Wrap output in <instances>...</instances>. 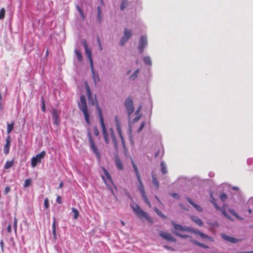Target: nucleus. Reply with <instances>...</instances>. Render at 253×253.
<instances>
[{
    "mask_svg": "<svg viewBox=\"0 0 253 253\" xmlns=\"http://www.w3.org/2000/svg\"><path fill=\"white\" fill-rule=\"evenodd\" d=\"M85 89H86V94H87V96L88 101L89 102V103L91 104H92V105H95L96 106V110H97L98 117H99L100 123L101 126L102 135H103V138H104V139L105 142L107 144H108L110 142V139L109 138L108 134L107 133L106 126H105V125L104 123L101 109L99 106V105H98V102H97L96 99L95 98V99H93L91 90L90 89V87H89L88 84L86 82L85 83Z\"/></svg>",
    "mask_w": 253,
    "mask_h": 253,
    "instance_id": "1",
    "label": "nucleus"
},
{
    "mask_svg": "<svg viewBox=\"0 0 253 253\" xmlns=\"http://www.w3.org/2000/svg\"><path fill=\"white\" fill-rule=\"evenodd\" d=\"M82 43L84 48L85 53L86 55V57L89 61L90 67L91 70L93 81L95 84H96L100 81V78L98 73L94 70L93 68V61L92 58L91 50L90 48H88L86 42L85 40H83L82 41Z\"/></svg>",
    "mask_w": 253,
    "mask_h": 253,
    "instance_id": "2",
    "label": "nucleus"
},
{
    "mask_svg": "<svg viewBox=\"0 0 253 253\" xmlns=\"http://www.w3.org/2000/svg\"><path fill=\"white\" fill-rule=\"evenodd\" d=\"M78 105L80 111L83 113L84 115L86 123L88 125H89V114L88 112L85 98L84 95L81 96L80 100L78 103Z\"/></svg>",
    "mask_w": 253,
    "mask_h": 253,
    "instance_id": "3",
    "label": "nucleus"
},
{
    "mask_svg": "<svg viewBox=\"0 0 253 253\" xmlns=\"http://www.w3.org/2000/svg\"><path fill=\"white\" fill-rule=\"evenodd\" d=\"M133 211L135 214L141 220L145 219L150 222H152L151 218L149 217L148 214L146 212L141 209L140 207L135 204L130 205Z\"/></svg>",
    "mask_w": 253,
    "mask_h": 253,
    "instance_id": "4",
    "label": "nucleus"
},
{
    "mask_svg": "<svg viewBox=\"0 0 253 253\" xmlns=\"http://www.w3.org/2000/svg\"><path fill=\"white\" fill-rule=\"evenodd\" d=\"M102 169L103 172V174L102 175V178L108 188L111 191L112 194L114 195L113 187H114L115 186L113 182L110 173L104 168H102Z\"/></svg>",
    "mask_w": 253,
    "mask_h": 253,
    "instance_id": "5",
    "label": "nucleus"
},
{
    "mask_svg": "<svg viewBox=\"0 0 253 253\" xmlns=\"http://www.w3.org/2000/svg\"><path fill=\"white\" fill-rule=\"evenodd\" d=\"M213 193L211 192L210 193V196L211 199V202L215 208L218 211H220V212L222 213L223 215H224L227 218L229 219V220H232V219L231 218V217L228 215L226 211V208L227 207L226 205H223L222 207H219L217 204H216L215 202V200L212 197Z\"/></svg>",
    "mask_w": 253,
    "mask_h": 253,
    "instance_id": "6",
    "label": "nucleus"
},
{
    "mask_svg": "<svg viewBox=\"0 0 253 253\" xmlns=\"http://www.w3.org/2000/svg\"><path fill=\"white\" fill-rule=\"evenodd\" d=\"M171 223L174 229L173 233L175 235H176V233H179L180 232H191L192 228L190 227L182 226L181 225L178 224L176 223L174 221H171Z\"/></svg>",
    "mask_w": 253,
    "mask_h": 253,
    "instance_id": "7",
    "label": "nucleus"
},
{
    "mask_svg": "<svg viewBox=\"0 0 253 253\" xmlns=\"http://www.w3.org/2000/svg\"><path fill=\"white\" fill-rule=\"evenodd\" d=\"M138 184L137 185V188L138 190H139L140 192L141 193V196L145 202V203L148 205V206L149 207H151V205L150 202L149 201L147 196L145 194L144 187L142 183V181L141 180V177L137 178Z\"/></svg>",
    "mask_w": 253,
    "mask_h": 253,
    "instance_id": "8",
    "label": "nucleus"
},
{
    "mask_svg": "<svg viewBox=\"0 0 253 253\" xmlns=\"http://www.w3.org/2000/svg\"><path fill=\"white\" fill-rule=\"evenodd\" d=\"M87 136L89 139V143L90 145V148L92 152L95 154L96 157L99 159L100 158V153L99 150L97 149V146L95 145V142H94L92 137L91 136V133L89 130L87 132Z\"/></svg>",
    "mask_w": 253,
    "mask_h": 253,
    "instance_id": "9",
    "label": "nucleus"
},
{
    "mask_svg": "<svg viewBox=\"0 0 253 253\" xmlns=\"http://www.w3.org/2000/svg\"><path fill=\"white\" fill-rule=\"evenodd\" d=\"M46 153L43 151L40 153L33 157L31 159V166L32 168H35L38 164L42 162V160L45 157Z\"/></svg>",
    "mask_w": 253,
    "mask_h": 253,
    "instance_id": "10",
    "label": "nucleus"
},
{
    "mask_svg": "<svg viewBox=\"0 0 253 253\" xmlns=\"http://www.w3.org/2000/svg\"><path fill=\"white\" fill-rule=\"evenodd\" d=\"M132 35V33L131 30L127 29H125L123 36L122 37L120 41V44L121 46L124 45L130 39Z\"/></svg>",
    "mask_w": 253,
    "mask_h": 253,
    "instance_id": "11",
    "label": "nucleus"
},
{
    "mask_svg": "<svg viewBox=\"0 0 253 253\" xmlns=\"http://www.w3.org/2000/svg\"><path fill=\"white\" fill-rule=\"evenodd\" d=\"M125 106L128 116L129 117L134 112L133 101L130 97L126 98L125 102Z\"/></svg>",
    "mask_w": 253,
    "mask_h": 253,
    "instance_id": "12",
    "label": "nucleus"
},
{
    "mask_svg": "<svg viewBox=\"0 0 253 253\" xmlns=\"http://www.w3.org/2000/svg\"><path fill=\"white\" fill-rule=\"evenodd\" d=\"M148 45L147 37L146 35H143L140 37L139 41L138 50L139 53H141L144 49L147 47Z\"/></svg>",
    "mask_w": 253,
    "mask_h": 253,
    "instance_id": "13",
    "label": "nucleus"
},
{
    "mask_svg": "<svg viewBox=\"0 0 253 253\" xmlns=\"http://www.w3.org/2000/svg\"><path fill=\"white\" fill-rule=\"evenodd\" d=\"M115 126L116 127L117 131L118 133L120 138L121 139L122 143L123 144V146H125V140L123 136L122 130H121V123L120 121V119L118 116H116L115 117Z\"/></svg>",
    "mask_w": 253,
    "mask_h": 253,
    "instance_id": "14",
    "label": "nucleus"
},
{
    "mask_svg": "<svg viewBox=\"0 0 253 253\" xmlns=\"http://www.w3.org/2000/svg\"><path fill=\"white\" fill-rule=\"evenodd\" d=\"M221 236L223 238V239L224 240H225V241H226L228 242L235 243V244L241 242L243 240V239L235 238L233 237L226 235L225 234H221Z\"/></svg>",
    "mask_w": 253,
    "mask_h": 253,
    "instance_id": "15",
    "label": "nucleus"
},
{
    "mask_svg": "<svg viewBox=\"0 0 253 253\" xmlns=\"http://www.w3.org/2000/svg\"><path fill=\"white\" fill-rule=\"evenodd\" d=\"M159 235L164 239L167 241H170L172 242H176L175 239H174L170 234L165 232L164 231H161L159 233Z\"/></svg>",
    "mask_w": 253,
    "mask_h": 253,
    "instance_id": "16",
    "label": "nucleus"
},
{
    "mask_svg": "<svg viewBox=\"0 0 253 253\" xmlns=\"http://www.w3.org/2000/svg\"><path fill=\"white\" fill-rule=\"evenodd\" d=\"M51 115L52 119L53 120V123L55 125H58L60 122V119L59 117V114L57 110L53 109L51 112Z\"/></svg>",
    "mask_w": 253,
    "mask_h": 253,
    "instance_id": "17",
    "label": "nucleus"
},
{
    "mask_svg": "<svg viewBox=\"0 0 253 253\" xmlns=\"http://www.w3.org/2000/svg\"><path fill=\"white\" fill-rule=\"evenodd\" d=\"M10 142H11L10 136L9 135H8L6 139V143L4 146L3 151H4V153L5 155L8 154L9 153V148H10Z\"/></svg>",
    "mask_w": 253,
    "mask_h": 253,
    "instance_id": "18",
    "label": "nucleus"
},
{
    "mask_svg": "<svg viewBox=\"0 0 253 253\" xmlns=\"http://www.w3.org/2000/svg\"><path fill=\"white\" fill-rule=\"evenodd\" d=\"M136 117L132 120V121L129 123V130L130 133H131L133 127V125L137 122L141 117L142 115H135Z\"/></svg>",
    "mask_w": 253,
    "mask_h": 253,
    "instance_id": "19",
    "label": "nucleus"
},
{
    "mask_svg": "<svg viewBox=\"0 0 253 253\" xmlns=\"http://www.w3.org/2000/svg\"><path fill=\"white\" fill-rule=\"evenodd\" d=\"M109 132L113 143L114 146L115 148V149H116L117 148V142L115 136V134L112 128H110L109 129Z\"/></svg>",
    "mask_w": 253,
    "mask_h": 253,
    "instance_id": "20",
    "label": "nucleus"
},
{
    "mask_svg": "<svg viewBox=\"0 0 253 253\" xmlns=\"http://www.w3.org/2000/svg\"><path fill=\"white\" fill-rule=\"evenodd\" d=\"M187 201L191 205L193 206V207L198 211L199 212H201L202 211V208L197 205L196 203H195L194 202H193V201L190 199L189 198H188L187 199Z\"/></svg>",
    "mask_w": 253,
    "mask_h": 253,
    "instance_id": "21",
    "label": "nucleus"
},
{
    "mask_svg": "<svg viewBox=\"0 0 253 253\" xmlns=\"http://www.w3.org/2000/svg\"><path fill=\"white\" fill-rule=\"evenodd\" d=\"M191 233H195V234H198L199 235L201 238H208V236L203 233H202V232L197 230V229H194V228H192V231H191Z\"/></svg>",
    "mask_w": 253,
    "mask_h": 253,
    "instance_id": "22",
    "label": "nucleus"
},
{
    "mask_svg": "<svg viewBox=\"0 0 253 253\" xmlns=\"http://www.w3.org/2000/svg\"><path fill=\"white\" fill-rule=\"evenodd\" d=\"M140 72V69H136L129 77V79L130 81L135 80L138 77V75Z\"/></svg>",
    "mask_w": 253,
    "mask_h": 253,
    "instance_id": "23",
    "label": "nucleus"
},
{
    "mask_svg": "<svg viewBox=\"0 0 253 253\" xmlns=\"http://www.w3.org/2000/svg\"><path fill=\"white\" fill-rule=\"evenodd\" d=\"M131 163H132V167H133L134 171L135 173L137 178L141 177L138 169L137 168V167L136 166V165H135V164L134 163V162L132 160H131Z\"/></svg>",
    "mask_w": 253,
    "mask_h": 253,
    "instance_id": "24",
    "label": "nucleus"
},
{
    "mask_svg": "<svg viewBox=\"0 0 253 253\" xmlns=\"http://www.w3.org/2000/svg\"><path fill=\"white\" fill-rule=\"evenodd\" d=\"M191 219H192V220L196 223L197 224V225H198L199 226H201L203 225V222L202 221V220L199 218L198 217H196V216H192L191 217Z\"/></svg>",
    "mask_w": 253,
    "mask_h": 253,
    "instance_id": "25",
    "label": "nucleus"
},
{
    "mask_svg": "<svg viewBox=\"0 0 253 253\" xmlns=\"http://www.w3.org/2000/svg\"><path fill=\"white\" fill-rule=\"evenodd\" d=\"M143 60L146 65H148L150 66H152V60L150 56H146L144 57L143 58Z\"/></svg>",
    "mask_w": 253,
    "mask_h": 253,
    "instance_id": "26",
    "label": "nucleus"
},
{
    "mask_svg": "<svg viewBox=\"0 0 253 253\" xmlns=\"http://www.w3.org/2000/svg\"><path fill=\"white\" fill-rule=\"evenodd\" d=\"M191 242L192 243H193V244H195V245H197V246H199L200 247H202V248H205V249H208L209 248V247L208 246L205 245H204L203 243H200L199 242H198V241H196L195 240H191Z\"/></svg>",
    "mask_w": 253,
    "mask_h": 253,
    "instance_id": "27",
    "label": "nucleus"
},
{
    "mask_svg": "<svg viewBox=\"0 0 253 253\" xmlns=\"http://www.w3.org/2000/svg\"><path fill=\"white\" fill-rule=\"evenodd\" d=\"M161 171L164 174H166L168 172L167 166L165 162H162L161 163Z\"/></svg>",
    "mask_w": 253,
    "mask_h": 253,
    "instance_id": "28",
    "label": "nucleus"
},
{
    "mask_svg": "<svg viewBox=\"0 0 253 253\" xmlns=\"http://www.w3.org/2000/svg\"><path fill=\"white\" fill-rule=\"evenodd\" d=\"M128 5V0H122L121 2L120 9L121 10H124Z\"/></svg>",
    "mask_w": 253,
    "mask_h": 253,
    "instance_id": "29",
    "label": "nucleus"
},
{
    "mask_svg": "<svg viewBox=\"0 0 253 253\" xmlns=\"http://www.w3.org/2000/svg\"><path fill=\"white\" fill-rule=\"evenodd\" d=\"M75 53L76 55L78 60L79 61H82L83 59V56L81 53L78 49H76L75 50Z\"/></svg>",
    "mask_w": 253,
    "mask_h": 253,
    "instance_id": "30",
    "label": "nucleus"
},
{
    "mask_svg": "<svg viewBox=\"0 0 253 253\" xmlns=\"http://www.w3.org/2000/svg\"><path fill=\"white\" fill-rule=\"evenodd\" d=\"M116 163L117 167L119 169L122 170L123 169V165L121 160L119 159H118V158L116 159Z\"/></svg>",
    "mask_w": 253,
    "mask_h": 253,
    "instance_id": "31",
    "label": "nucleus"
},
{
    "mask_svg": "<svg viewBox=\"0 0 253 253\" xmlns=\"http://www.w3.org/2000/svg\"><path fill=\"white\" fill-rule=\"evenodd\" d=\"M14 127V123H12L11 124H8L7 126V134H9L11 131L12 130Z\"/></svg>",
    "mask_w": 253,
    "mask_h": 253,
    "instance_id": "32",
    "label": "nucleus"
},
{
    "mask_svg": "<svg viewBox=\"0 0 253 253\" xmlns=\"http://www.w3.org/2000/svg\"><path fill=\"white\" fill-rule=\"evenodd\" d=\"M13 165V161H7L4 165V169H8L11 168Z\"/></svg>",
    "mask_w": 253,
    "mask_h": 253,
    "instance_id": "33",
    "label": "nucleus"
},
{
    "mask_svg": "<svg viewBox=\"0 0 253 253\" xmlns=\"http://www.w3.org/2000/svg\"><path fill=\"white\" fill-rule=\"evenodd\" d=\"M228 211L232 215H233L237 219H242V218L238 215V214L237 213L235 212V211L233 210L229 209Z\"/></svg>",
    "mask_w": 253,
    "mask_h": 253,
    "instance_id": "34",
    "label": "nucleus"
},
{
    "mask_svg": "<svg viewBox=\"0 0 253 253\" xmlns=\"http://www.w3.org/2000/svg\"><path fill=\"white\" fill-rule=\"evenodd\" d=\"M72 211L74 214V218L75 219H77L78 217L79 214L78 211L76 209L73 208L72 209Z\"/></svg>",
    "mask_w": 253,
    "mask_h": 253,
    "instance_id": "35",
    "label": "nucleus"
},
{
    "mask_svg": "<svg viewBox=\"0 0 253 253\" xmlns=\"http://www.w3.org/2000/svg\"><path fill=\"white\" fill-rule=\"evenodd\" d=\"M31 180L30 179H27L25 181L24 187H27L30 186L31 184Z\"/></svg>",
    "mask_w": 253,
    "mask_h": 253,
    "instance_id": "36",
    "label": "nucleus"
},
{
    "mask_svg": "<svg viewBox=\"0 0 253 253\" xmlns=\"http://www.w3.org/2000/svg\"><path fill=\"white\" fill-rule=\"evenodd\" d=\"M153 183L154 185L156 186L157 189H158L159 187V183L158 181L155 178L154 176H153Z\"/></svg>",
    "mask_w": 253,
    "mask_h": 253,
    "instance_id": "37",
    "label": "nucleus"
},
{
    "mask_svg": "<svg viewBox=\"0 0 253 253\" xmlns=\"http://www.w3.org/2000/svg\"><path fill=\"white\" fill-rule=\"evenodd\" d=\"M145 125V123L144 122H142L140 126H139V128L137 130V132L139 133L144 128Z\"/></svg>",
    "mask_w": 253,
    "mask_h": 253,
    "instance_id": "38",
    "label": "nucleus"
},
{
    "mask_svg": "<svg viewBox=\"0 0 253 253\" xmlns=\"http://www.w3.org/2000/svg\"><path fill=\"white\" fill-rule=\"evenodd\" d=\"M155 212L161 217H164L165 215L161 212V211L156 208H154Z\"/></svg>",
    "mask_w": 253,
    "mask_h": 253,
    "instance_id": "39",
    "label": "nucleus"
},
{
    "mask_svg": "<svg viewBox=\"0 0 253 253\" xmlns=\"http://www.w3.org/2000/svg\"><path fill=\"white\" fill-rule=\"evenodd\" d=\"M176 235L184 239H186L189 237L188 235L181 234L180 233H176Z\"/></svg>",
    "mask_w": 253,
    "mask_h": 253,
    "instance_id": "40",
    "label": "nucleus"
},
{
    "mask_svg": "<svg viewBox=\"0 0 253 253\" xmlns=\"http://www.w3.org/2000/svg\"><path fill=\"white\" fill-rule=\"evenodd\" d=\"M49 202L47 198H46L44 200V206L46 209L49 208Z\"/></svg>",
    "mask_w": 253,
    "mask_h": 253,
    "instance_id": "41",
    "label": "nucleus"
},
{
    "mask_svg": "<svg viewBox=\"0 0 253 253\" xmlns=\"http://www.w3.org/2000/svg\"><path fill=\"white\" fill-rule=\"evenodd\" d=\"M220 198L221 201H225L227 199V196L225 193H222L220 195Z\"/></svg>",
    "mask_w": 253,
    "mask_h": 253,
    "instance_id": "42",
    "label": "nucleus"
},
{
    "mask_svg": "<svg viewBox=\"0 0 253 253\" xmlns=\"http://www.w3.org/2000/svg\"><path fill=\"white\" fill-rule=\"evenodd\" d=\"M142 109V106H139L136 111H135V115H141V114L140 113V111H141V110Z\"/></svg>",
    "mask_w": 253,
    "mask_h": 253,
    "instance_id": "43",
    "label": "nucleus"
},
{
    "mask_svg": "<svg viewBox=\"0 0 253 253\" xmlns=\"http://www.w3.org/2000/svg\"><path fill=\"white\" fill-rule=\"evenodd\" d=\"M76 8H77V9L78 10V11L79 12L81 16H84L83 12L82 9L80 8V7L78 5H76Z\"/></svg>",
    "mask_w": 253,
    "mask_h": 253,
    "instance_id": "44",
    "label": "nucleus"
},
{
    "mask_svg": "<svg viewBox=\"0 0 253 253\" xmlns=\"http://www.w3.org/2000/svg\"><path fill=\"white\" fill-rule=\"evenodd\" d=\"M93 132L96 136L99 135V131L96 126L93 128Z\"/></svg>",
    "mask_w": 253,
    "mask_h": 253,
    "instance_id": "45",
    "label": "nucleus"
},
{
    "mask_svg": "<svg viewBox=\"0 0 253 253\" xmlns=\"http://www.w3.org/2000/svg\"><path fill=\"white\" fill-rule=\"evenodd\" d=\"M42 110L43 112L45 111V105L43 99H42Z\"/></svg>",
    "mask_w": 253,
    "mask_h": 253,
    "instance_id": "46",
    "label": "nucleus"
},
{
    "mask_svg": "<svg viewBox=\"0 0 253 253\" xmlns=\"http://www.w3.org/2000/svg\"><path fill=\"white\" fill-rule=\"evenodd\" d=\"M56 202L58 203V204H61L62 203V199H61V198L60 196H58L56 198Z\"/></svg>",
    "mask_w": 253,
    "mask_h": 253,
    "instance_id": "47",
    "label": "nucleus"
},
{
    "mask_svg": "<svg viewBox=\"0 0 253 253\" xmlns=\"http://www.w3.org/2000/svg\"><path fill=\"white\" fill-rule=\"evenodd\" d=\"M5 15V9L2 8L0 10V16H4Z\"/></svg>",
    "mask_w": 253,
    "mask_h": 253,
    "instance_id": "48",
    "label": "nucleus"
},
{
    "mask_svg": "<svg viewBox=\"0 0 253 253\" xmlns=\"http://www.w3.org/2000/svg\"><path fill=\"white\" fill-rule=\"evenodd\" d=\"M10 191V187H8V186H7L5 188L4 193H5V194H7Z\"/></svg>",
    "mask_w": 253,
    "mask_h": 253,
    "instance_id": "49",
    "label": "nucleus"
},
{
    "mask_svg": "<svg viewBox=\"0 0 253 253\" xmlns=\"http://www.w3.org/2000/svg\"><path fill=\"white\" fill-rule=\"evenodd\" d=\"M171 196L175 199H178L179 198V195L176 193H172L171 194Z\"/></svg>",
    "mask_w": 253,
    "mask_h": 253,
    "instance_id": "50",
    "label": "nucleus"
},
{
    "mask_svg": "<svg viewBox=\"0 0 253 253\" xmlns=\"http://www.w3.org/2000/svg\"><path fill=\"white\" fill-rule=\"evenodd\" d=\"M248 204L249 206H250L251 205H253V198H252L250 199V200H249V201L248 202Z\"/></svg>",
    "mask_w": 253,
    "mask_h": 253,
    "instance_id": "51",
    "label": "nucleus"
},
{
    "mask_svg": "<svg viewBox=\"0 0 253 253\" xmlns=\"http://www.w3.org/2000/svg\"><path fill=\"white\" fill-rule=\"evenodd\" d=\"M97 42H98V45H99V48H100V49L101 50H102V47L101 42H100L99 39H98Z\"/></svg>",
    "mask_w": 253,
    "mask_h": 253,
    "instance_id": "52",
    "label": "nucleus"
},
{
    "mask_svg": "<svg viewBox=\"0 0 253 253\" xmlns=\"http://www.w3.org/2000/svg\"><path fill=\"white\" fill-rule=\"evenodd\" d=\"M161 152L163 153V150L162 151H160V150H158L155 154V157H158L160 155V153Z\"/></svg>",
    "mask_w": 253,
    "mask_h": 253,
    "instance_id": "53",
    "label": "nucleus"
},
{
    "mask_svg": "<svg viewBox=\"0 0 253 253\" xmlns=\"http://www.w3.org/2000/svg\"><path fill=\"white\" fill-rule=\"evenodd\" d=\"M164 247L168 250H170V251H174V250L171 248V247H168V246H164Z\"/></svg>",
    "mask_w": 253,
    "mask_h": 253,
    "instance_id": "54",
    "label": "nucleus"
},
{
    "mask_svg": "<svg viewBox=\"0 0 253 253\" xmlns=\"http://www.w3.org/2000/svg\"><path fill=\"white\" fill-rule=\"evenodd\" d=\"M52 230L53 229H56V227H55V218H54V221L52 223Z\"/></svg>",
    "mask_w": 253,
    "mask_h": 253,
    "instance_id": "55",
    "label": "nucleus"
},
{
    "mask_svg": "<svg viewBox=\"0 0 253 253\" xmlns=\"http://www.w3.org/2000/svg\"><path fill=\"white\" fill-rule=\"evenodd\" d=\"M7 230V232L8 233L11 232V225L10 224L8 226Z\"/></svg>",
    "mask_w": 253,
    "mask_h": 253,
    "instance_id": "56",
    "label": "nucleus"
},
{
    "mask_svg": "<svg viewBox=\"0 0 253 253\" xmlns=\"http://www.w3.org/2000/svg\"><path fill=\"white\" fill-rule=\"evenodd\" d=\"M14 228L16 229L17 228V219L16 218H14Z\"/></svg>",
    "mask_w": 253,
    "mask_h": 253,
    "instance_id": "57",
    "label": "nucleus"
},
{
    "mask_svg": "<svg viewBox=\"0 0 253 253\" xmlns=\"http://www.w3.org/2000/svg\"><path fill=\"white\" fill-rule=\"evenodd\" d=\"M52 233H53V235L54 238H55L56 236V229L52 230Z\"/></svg>",
    "mask_w": 253,
    "mask_h": 253,
    "instance_id": "58",
    "label": "nucleus"
},
{
    "mask_svg": "<svg viewBox=\"0 0 253 253\" xmlns=\"http://www.w3.org/2000/svg\"><path fill=\"white\" fill-rule=\"evenodd\" d=\"M0 247L1 248V249L3 251L4 243H3V242L2 240L0 241Z\"/></svg>",
    "mask_w": 253,
    "mask_h": 253,
    "instance_id": "59",
    "label": "nucleus"
},
{
    "mask_svg": "<svg viewBox=\"0 0 253 253\" xmlns=\"http://www.w3.org/2000/svg\"><path fill=\"white\" fill-rule=\"evenodd\" d=\"M63 186V182L62 181L60 182L59 185V188L61 189Z\"/></svg>",
    "mask_w": 253,
    "mask_h": 253,
    "instance_id": "60",
    "label": "nucleus"
},
{
    "mask_svg": "<svg viewBox=\"0 0 253 253\" xmlns=\"http://www.w3.org/2000/svg\"><path fill=\"white\" fill-rule=\"evenodd\" d=\"M253 253V251H250V252H239V253Z\"/></svg>",
    "mask_w": 253,
    "mask_h": 253,
    "instance_id": "61",
    "label": "nucleus"
},
{
    "mask_svg": "<svg viewBox=\"0 0 253 253\" xmlns=\"http://www.w3.org/2000/svg\"><path fill=\"white\" fill-rule=\"evenodd\" d=\"M206 239L210 240L211 241H212V242L213 241V239L211 237H209V236H208V238H207Z\"/></svg>",
    "mask_w": 253,
    "mask_h": 253,
    "instance_id": "62",
    "label": "nucleus"
},
{
    "mask_svg": "<svg viewBox=\"0 0 253 253\" xmlns=\"http://www.w3.org/2000/svg\"><path fill=\"white\" fill-rule=\"evenodd\" d=\"M131 72V70H128L127 72H126V75H128Z\"/></svg>",
    "mask_w": 253,
    "mask_h": 253,
    "instance_id": "63",
    "label": "nucleus"
},
{
    "mask_svg": "<svg viewBox=\"0 0 253 253\" xmlns=\"http://www.w3.org/2000/svg\"><path fill=\"white\" fill-rule=\"evenodd\" d=\"M121 223L123 226L125 225V222L123 221H121Z\"/></svg>",
    "mask_w": 253,
    "mask_h": 253,
    "instance_id": "64",
    "label": "nucleus"
}]
</instances>
